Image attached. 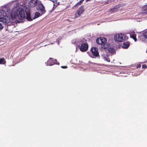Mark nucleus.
<instances>
[{"instance_id": "nucleus-4", "label": "nucleus", "mask_w": 147, "mask_h": 147, "mask_svg": "<svg viewBox=\"0 0 147 147\" xmlns=\"http://www.w3.org/2000/svg\"><path fill=\"white\" fill-rule=\"evenodd\" d=\"M107 39L105 38H100L101 47L103 49H106L109 47V44L107 43Z\"/></svg>"}, {"instance_id": "nucleus-5", "label": "nucleus", "mask_w": 147, "mask_h": 147, "mask_svg": "<svg viewBox=\"0 0 147 147\" xmlns=\"http://www.w3.org/2000/svg\"><path fill=\"white\" fill-rule=\"evenodd\" d=\"M36 9L38 12H40L42 14L45 13L46 11L44 6L41 3H39L36 6Z\"/></svg>"}, {"instance_id": "nucleus-22", "label": "nucleus", "mask_w": 147, "mask_h": 147, "mask_svg": "<svg viewBox=\"0 0 147 147\" xmlns=\"http://www.w3.org/2000/svg\"><path fill=\"white\" fill-rule=\"evenodd\" d=\"M104 60L105 61H107L108 62H110V60L109 58L107 57H104Z\"/></svg>"}, {"instance_id": "nucleus-27", "label": "nucleus", "mask_w": 147, "mask_h": 147, "mask_svg": "<svg viewBox=\"0 0 147 147\" xmlns=\"http://www.w3.org/2000/svg\"><path fill=\"white\" fill-rule=\"evenodd\" d=\"M141 65H140L138 66L137 68L140 67H141Z\"/></svg>"}, {"instance_id": "nucleus-29", "label": "nucleus", "mask_w": 147, "mask_h": 147, "mask_svg": "<svg viewBox=\"0 0 147 147\" xmlns=\"http://www.w3.org/2000/svg\"><path fill=\"white\" fill-rule=\"evenodd\" d=\"M89 63H91V62H90V61H89Z\"/></svg>"}, {"instance_id": "nucleus-8", "label": "nucleus", "mask_w": 147, "mask_h": 147, "mask_svg": "<svg viewBox=\"0 0 147 147\" xmlns=\"http://www.w3.org/2000/svg\"><path fill=\"white\" fill-rule=\"evenodd\" d=\"M25 11L26 12V18L27 20L29 21H32V19L31 18L30 10L28 8H26L25 9Z\"/></svg>"}, {"instance_id": "nucleus-3", "label": "nucleus", "mask_w": 147, "mask_h": 147, "mask_svg": "<svg viewBox=\"0 0 147 147\" xmlns=\"http://www.w3.org/2000/svg\"><path fill=\"white\" fill-rule=\"evenodd\" d=\"M17 16L20 20L24 19L25 18V14L24 11L22 8H19L17 10Z\"/></svg>"}, {"instance_id": "nucleus-17", "label": "nucleus", "mask_w": 147, "mask_h": 147, "mask_svg": "<svg viewBox=\"0 0 147 147\" xmlns=\"http://www.w3.org/2000/svg\"><path fill=\"white\" fill-rule=\"evenodd\" d=\"M40 13L39 12H36L35 15V16L34 17V19L36 18H38L40 16Z\"/></svg>"}, {"instance_id": "nucleus-11", "label": "nucleus", "mask_w": 147, "mask_h": 147, "mask_svg": "<svg viewBox=\"0 0 147 147\" xmlns=\"http://www.w3.org/2000/svg\"><path fill=\"white\" fill-rule=\"evenodd\" d=\"M119 7L117 6L110 9L109 12L111 13H113L119 11Z\"/></svg>"}, {"instance_id": "nucleus-25", "label": "nucleus", "mask_w": 147, "mask_h": 147, "mask_svg": "<svg viewBox=\"0 0 147 147\" xmlns=\"http://www.w3.org/2000/svg\"><path fill=\"white\" fill-rule=\"evenodd\" d=\"M142 68H147V65L146 64H143L142 65Z\"/></svg>"}, {"instance_id": "nucleus-19", "label": "nucleus", "mask_w": 147, "mask_h": 147, "mask_svg": "<svg viewBox=\"0 0 147 147\" xmlns=\"http://www.w3.org/2000/svg\"><path fill=\"white\" fill-rule=\"evenodd\" d=\"M115 50L113 48H110L109 49V53H114Z\"/></svg>"}, {"instance_id": "nucleus-6", "label": "nucleus", "mask_w": 147, "mask_h": 147, "mask_svg": "<svg viewBox=\"0 0 147 147\" xmlns=\"http://www.w3.org/2000/svg\"><path fill=\"white\" fill-rule=\"evenodd\" d=\"M88 49V45L87 43H83L80 47V49L81 51L84 52L86 51Z\"/></svg>"}, {"instance_id": "nucleus-14", "label": "nucleus", "mask_w": 147, "mask_h": 147, "mask_svg": "<svg viewBox=\"0 0 147 147\" xmlns=\"http://www.w3.org/2000/svg\"><path fill=\"white\" fill-rule=\"evenodd\" d=\"M6 63V61L4 58H2L0 59V64H5Z\"/></svg>"}, {"instance_id": "nucleus-16", "label": "nucleus", "mask_w": 147, "mask_h": 147, "mask_svg": "<svg viewBox=\"0 0 147 147\" xmlns=\"http://www.w3.org/2000/svg\"><path fill=\"white\" fill-rule=\"evenodd\" d=\"M84 6H81L79 8V9L78 10L79 11L81 12V13H83L84 11Z\"/></svg>"}, {"instance_id": "nucleus-18", "label": "nucleus", "mask_w": 147, "mask_h": 147, "mask_svg": "<svg viewBox=\"0 0 147 147\" xmlns=\"http://www.w3.org/2000/svg\"><path fill=\"white\" fill-rule=\"evenodd\" d=\"M84 0H81L80 1L78 2L76 5H75L74 7H76V6L79 5H80L83 3V2L84 1Z\"/></svg>"}, {"instance_id": "nucleus-32", "label": "nucleus", "mask_w": 147, "mask_h": 147, "mask_svg": "<svg viewBox=\"0 0 147 147\" xmlns=\"http://www.w3.org/2000/svg\"><path fill=\"white\" fill-rule=\"evenodd\" d=\"M146 53H147V51H146Z\"/></svg>"}, {"instance_id": "nucleus-23", "label": "nucleus", "mask_w": 147, "mask_h": 147, "mask_svg": "<svg viewBox=\"0 0 147 147\" xmlns=\"http://www.w3.org/2000/svg\"><path fill=\"white\" fill-rule=\"evenodd\" d=\"M80 12H80L79 10H78L77 11L76 14H77V15H78V16H79L81 14H82V13H81Z\"/></svg>"}, {"instance_id": "nucleus-9", "label": "nucleus", "mask_w": 147, "mask_h": 147, "mask_svg": "<svg viewBox=\"0 0 147 147\" xmlns=\"http://www.w3.org/2000/svg\"><path fill=\"white\" fill-rule=\"evenodd\" d=\"M57 61L56 59H54L52 58H50L47 61V63L48 65L51 66L55 64Z\"/></svg>"}, {"instance_id": "nucleus-30", "label": "nucleus", "mask_w": 147, "mask_h": 147, "mask_svg": "<svg viewBox=\"0 0 147 147\" xmlns=\"http://www.w3.org/2000/svg\"><path fill=\"white\" fill-rule=\"evenodd\" d=\"M55 4H54V7H55Z\"/></svg>"}, {"instance_id": "nucleus-10", "label": "nucleus", "mask_w": 147, "mask_h": 147, "mask_svg": "<svg viewBox=\"0 0 147 147\" xmlns=\"http://www.w3.org/2000/svg\"><path fill=\"white\" fill-rule=\"evenodd\" d=\"M37 3V0H31L29 3V6L31 7H35Z\"/></svg>"}, {"instance_id": "nucleus-15", "label": "nucleus", "mask_w": 147, "mask_h": 147, "mask_svg": "<svg viewBox=\"0 0 147 147\" xmlns=\"http://www.w3.org/2000/svg\"><path fill=\"white\" fill-rule=\"evenodd\" d=\"M142 10L144 11V13L147 14V5H144L142 7Z\"/></svg>"}, {"instance_id": "nucleus-31", "label": "nucleus", "mask_w": 147, "mask_h": 147, "mask_svg": "<svg viewBox=\"0 0 147 147\" xmlns=\"http://www.w3.org/2000/svg\"><path fill=\"white\" fill-rule=\"evenodd\" d=\"M57 7V6H56L55 7Z\"/></svg>"}, {"instance_id": "nucleus-20", "label": "nucleus", "mask_w": 147, "mask_h": 147, "mask_svg": "<svg viewBox=\"0 0 147 147\" xmlns=\"http://www.w3.org/2000/svg\"><path fill=\"white\" fill-rule=\"evenodd\" d=\"M142 35L146 38L147 39V30L143 33Z\"/></svg>"}, {"instance_id": "nucleus-1", "label": "nucleus", "mask_w": 147, "mask_h": 147, "mask_svg": "<svg viewBox=\"0 0 147 147\" xmlns=\"http://www.w3.org/2000/svg\"><path fill=\"white\" fill-rule=\"evenodd\" d=\"M11 12L10 16L12 20L16 19L17 16L18 12L16 11H12L11 12L9 8L5 6L3 8V10H0V21L6 24L10 22V17L7 16V13H9Z\"/></svg>"}, {"instance_id": "nucleus-2", "label": "nucleus", "mask_w": 147, "mask_h": 147, "mask_svg": "<svg viewBox=\"0 0 147 147\" xmlns=\"http://www.w3.org/2000/svg\"><path fill=\"white\" fill-rule=\"evenodd\" d=\"M114 39L115 41L120 42L127 39L128 38L126 35L121 33L115 35L114 36Z\"/></svg>"}, {"instance_id": "nucleus-21", "label": "nucleus", "mask_w": 147, "mask_h": 147, "mask_svg": "<svg viewBox=\"0 0 147 147\" xmlns=\"http://www.w3.org/2000/svg\"><path fill=\"white\" fill-rule=\"evenodd\" d=\"M100 41V38H98L96 39V42L98 44H100L101 43Z\"/></svg>"}, {"instance_id": "nucleus-24", "label": "nucleus", "mask_w": 147, "mask_h": 147, "mask_svg": "<svg viewBox=\"0 0 147 147\" xmlns=\"http://www.w3.org/2000/svg\"><path fill=\"white\" fill-rule=\"evenodd\" d=\"M3 26L2 25V24L0 23V29H2L3 28Z\"/></svg>"}, {"instance_id": "nucleus-13", "label": "nucleus", "mask_w": 147, "mask_h": 147, "mask_svg": "<svg viewBox=\"0 0 147 147\" xmlns=\"http://www.w3.org/2000/svg\"><path fill=\"white\" fill-rule=\"evenodd\" d=\"M130 45V42L127 41L123 43L122 45V47L124 49H127L128 48Z\"/></svg>"}, {"instance_id": "nucleus-28", "label": "nucleus", "mask_w": 147, "mask_h": 147, "mask_svg": "<svg viewBox=\"0 0 147 147\" xmlns=\"http://www.w3.org/2000/svg\"><path fill=\"white\" fill-rule=\"evenodd\" d=\"M90 0H86V2H88V1H89Z\"/></svg>"}, {"instance_id": "nucleus-12", "label": "nucleus", "mask_w": 147, "mask_h": 147, "mask_svg": "<svg viewBox=\"0 0 147 147\" xmlns=\"http://www.w3.org/2000/svg\"><path fill=\"white\" fill-rule=\"evenodd\" d=\"M130 37L133 39L135 41H136L137 39L136 38V34H135V32H131L130 34Z\"/></svg>"}, {"instance_id": "nucleus-7", "label": "nucleus", "mask_w": 147, "mask_h": 147, "mask_svg": "<svg viewBox=\"0 0 147 147\" xmlns=\"http://www.w3.org/2000/svg\"><path fill=\"white\" fill-rule=\"evenodd\" d=\"M98 49L96 47H93L91 48V51L93 55L95 57H99V52L98 51Z\"/></svg>"}, {"instance_id": "nucleus-26", "label": "nucleus", "mask_w": 147, "mask_h": 147, "mask_svg": "<svg viewBox=\"0 0 147 147\" xmlns=\"http://www.w3.org/2000/svg\"><path fill=\"white\" fill-rule=\"evenodd\" d=\"M61 67L63 69H66L67 68V67L66 66H61Z\"/></svg>"}]
</instances>
